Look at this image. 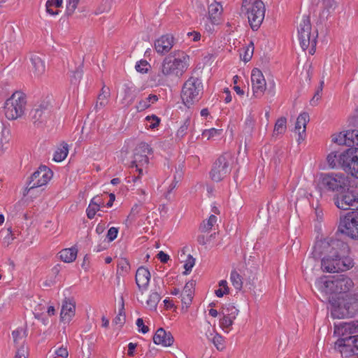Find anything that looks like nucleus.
I'll list each match as a JSON object with an SVG mask.
<instances>
[{"label": "nucleus", "mask_w": 358, "mask_h": 358, "mask_svg": "<svg viewBox=\"0 0 358 358\" xmlns=\"http://www.w3.org/2000/svg\"><path fill=\"white\" fill-rule=\"evenodd\" d=\"M350 251L347 243L334 237H327L316 241L312 255L313 259H321L324 271L335 273L345 271L354 266L353 259L349 256Z\"/></svg>", "instance_id": "f257e3e1"}, {"label": "nucleus", "mask_w": 358, "mask_h": 358, "mask_svg": "<svg viewBox=\"0 0 358 358\" xmlns=\"http://www.w3.org/2000/svg\"><path fill=\"white\" fill-rule=\"evenodd\" d=\"M317 289L329 301L333 294H347L353 287L352 280L345 275L322 276L315 281Z\"/></svg>", "instance_id": "f03ea898"}, {"label": "nucleus", "mask_w": 358, "mask_h": 358, "mask_svg": "<svg viewBox=\"0 0 358 358\" xmlns=\"http://www.w3.org/2000/svg\"><path fill=\"white\" fill-rule=\"evenodd\" d=\"M331 316L334 318L352 317L358 314V292L349 293L329 299Z\"/></svg>", "instance_id": "7ed1b4c3"}, {"label": "nucleus", "mask_w": 358, "mask_h": 358, "mask_svg": "<svg viewBox=\"0 0 358 358\" xmlns=\"http://www.w3.org/2000/svg\"><path fill=\"white\" fill-rule=\"evenodd\" d=\"M189 57L184 52L178 51L166 57L162 65V72L164 76H180L189 66Z\"/></svg>", "instance_id": "20e7f679"}, {"label": "nucleus", "mask_w": 358, "mask_h": 358, "mask_svg": "<svg viewBox=\"0 0 358 358\" xmlns=\"http://www.w3.org/2000/svg\"><path fill=\"white\" fill-rule=\"evenodd\" d=\"M242 10L245 11L252 30H257L265 16V5L261 0H242Z\"/></svg>", "instance_id": "39448f33"}, {"label": "nucleus", "mask_w": 358, "mask_h": 358, "mask_svg": "<svg viewBox=\"0 0 358 358\" xmlns=\"http://www.w3.org/2000/svg\"><path fill=\"white\" fill-rule=\"evenodd\" d=\"M349 182L348 177L342 173H322L320 176L321 188L333 192L343 193Z\"/></svg>", "instance_id": "423d86ee"}, {"label": "nucleus", "mask_w": 358, "mask_h": 358, "mask_svg": "<svg viewBox=\"0 0 358 358\" xmlns=\"http://www.w3.org/2000/svg\"><path fill=\"white\" fill-rule=\"evenodd\" d=\"M27 106L26 96L21 92H15L4 103V113L10 120H17L24 113Z\"/></svg>", "instance_id": "0eeeda50"}, {"label": "nucleus", "mask_w": 358, "mask_h": 358, "mask_svg": "<svg viewBox=\"0 0 358 358\" xmlns=\"http://www.w3.org/2000/svg\"><path fill=\"white\" fill-rule=\"evenodd\" d=\"M311 24L309 17L303 16L298 28L299 40L303 50H306L310 46L309 53L314 55L316 46L317 36H311Z\"/></svg>", "instance_id": "6e6552de"}, {"label": "nucleus", "mask_w": 358, "mask_h": 358, "mask_svg": "<svg viewBox=\"0 0 358 358\" xmlns=\"http://www.w3.org/2000/svg\"><path fill=\"white\" fill-rule=\"evenodd\" d=\"M201 81L194 77H190L183 85L181 97L184 103L189 106L199 101L202 90Z\"/></svg>", "instance_id": "1a4fd4ad"}, {"label": "nucleus", "mask_w": 358, "mask_h": 358, "mask_svg": "<svg viewBox=\"0 0 358 358\" xmlns=\"http://www.w3.org/2000/svg\"><path fill=\"white\" fill-rule=\"evenodd\" d=\"M50 103L48 100H43L35 104L29 113V119L36 127H43L50 117Z\"/></svg>", "instance_id": "9d476101"}, {"label": "nucleus", "mask_w": 358, "mask_h": 358, "mask_svg": "<svg viewBox=\"0 0 358 358\" xmlns=\"http://www.w3.org/2000/svg\"><path fill=\"white\" fill-rule=\"evenodd\" d=\"M232 157L229 153H224L214 162L210 175L213 180L219 182L230 173Z\"/></svg>", "instance_id": "9b49d317"}, {"label": "nucleus", "mask_w": 358, "mask_h": 358, "mask_svg": "<svg viewBox=\"0 0 358 358\" xmlns=\"http://www.w3.org/2000/svg\"><path fill=\"white\" fill-rule=\"evenodd\" d=\"M338 230L350 238L358 241V212L348 213L341 217Z\"/></svg>", "instance_id": "f8f14e48"}, {"label": "nucleus", "mask_w": 358, "mask_h": 358, "mask_svg": "<svg viewBox=\"0 0 358 358\" xmlns=\"http://www.w3.org/2000/svg\"><path fill=\"white\" fill-rule=\"evenodd\" d=\"M335 348L341 354L343 358H358V334L339 338L335 343Z\"/></svg>", "instance_id": "ddd939ff"}, {"label": "nucleus", "mask_w": 358, "mask_h": 358, "mask_svg": "<svg viewBox=\"0 0 358 358\" xmlns=\"http://www.w3.org/2000/svg\"><path fill=\"white\" fill-rule=\"evenodd\" d=\"M52 177V171L46 166H41L30 177L26 187L27 193L34 188L46 185Z\"/></svg>", "instance_id": "4468645a"}, {"label": "nucleus", "mask_w": 358, "mask_h": 358, "mask_svg": "<svg viewBox=\"0 0 358 358\" xmlns=\"http://www.w3.org/2000/svg\"><path fill=\"white\" fill-rule=\"evenodd\" d=\"M334 203L340 209L348 210L352 208L353 210H358V192L348 190L343 194L334 196Z\"/></svg>", "instance_id": "2eb2a0df"}, {"label": "nucleus", "mask_w": 358, "mask_h": 358, "mask_svg": "<svg viewBox=\"0 0 358 358\" xmlns=\"http://www.w3.org/2000/svg\"><path fill=\"white\" fill-rule=\"evenodd\" d=\"M341 159L343 163H345V171L358 178V149H347L346 155H344Z\"/></svg>", "instance_id": "dca6fc26"}, {"label": "nucleus", "mask_w": 358, "mask_h": 358, "mask_svg": "<svg viewBox=\"0 0 358 358\" xmlns=\"http://www.w3.org/2000/svg\"><path fill=\"white\" fill-rule=\"evenodd\" d=\"M251 82L253 96L261 98L266 90V82L262 72L258 69L252 71Z\"/></svg>", "instance_id": "f3484780"}, {"label": "nucleus", "mask_w": 358, "mask_h": 358, "mask_svg": "<svg viewBox=\"0 0 358 358\" xmlns=\"http://www.w3.org/2000/svg\"><path fill=\"white\" fill-rule=\"evenodd\" d=\"M145 150L150 151L148 144L142 143L139 148L136 149L134 155V159L131 162V167L138 169L139 166H146L148 164V157L145 154Z\"/></svg>", "instance_id": "a211bd4d"}, {"label": "nucleus", "mask_w": 358, "mask_h": 358, "mask_svg": "<svg viewBox=\"0 0 358 358\" xmlns=\"http://www.w3.org/2000/svg\"><path fill=\"white\" fill-rule=\"evenodd\" d=\"M150 277V273L148 268L141 266L137 269L135 280L139 290L141 292H143L148 289Z\"/></svg>", "instance_id": "6ab92c4d"}, {"label": "nucleus", "mask_w": 358, "mask_h": 358, "mask_svg": "<svg viewBox=\"0 0 358 358\" xmlns=\"http://www.w3.org/2000/svg\"><path fill=\"white\" fill-rule=\"evenodd\" d=\"M173 43L174 38L173 36L170 34L163 35L155 41V48L158 53L164 55L170 51L173 45Z\"/></svg>", "instance_id": "aec40b11"}, {"label": "nucleus", "mask_w": 358, "mask_h": 358, "mask_svg": "<svg viewBox=\"0 0 358 358\" xmlns=\"http://www.w3.org/2000/svg\"><path fill=\"white\" fill-rule=\"evenodd\" d=\"M173 336L169 331H166L163 328H159L153 336V342L156 345H162L169 347L173 345Z\"/></svg>", "instance_id": "412c9836"}, {"label": "nucleus", "mask_w": 358, "mask_h": 358, "mask_svg": "<svg viewBox=\"0 0 358 358\" xmlns=\"http://www.w3.org/2000/svg\"><path fill=\"white\" fill-rule=\"evenodd\" d=\"M344 155H346V150L343 152L336 151L331 152L327 157V161L329 166L332 169L340 166L345 171V163H343L341 159Z\"/></svg>", "instance_id": "4be33fe9"}, {"label": "nucleus", "mask_w": 358, "mask_h": 358, "mask_svg": "<svg viewBox=\"0 0 358 358\" xmlns=\"http://www.w3.org/2000/svg\"><path fill=\"white\" fill-rule=\"evenodd\" d=\"M222 12V6L220 2L211 3L208 7L209 20L213 25L220 22V16Z\"/></svg>", "instance_id": "5701e85b"}, {"label": "nucleus", "mask_w": 358, "mask_h": 358, "mask_svg": "<svg viewBox=\"0 0 358 358\" xmlns=\"http://www.w3.org/2000/svg\"><path fill=\"white\" fill-rule=\"evenodd\" d=\"M76 306L74 303L65 301L62 307L60 317L63 322H69L75 315Z\"/></svg>", "instance_id": "b1692460"}, {"label": "nucleus", "mask_w": 358, "mask_h": 358, "mask_svg": "<svg viewBox=\"0 0 358 358\" xmlns=\"http://www.w3.org/2000/svg\"><path fill=\"white\" fill-rule=\"evenodd\" d=\"M31 62L33 66V72L36 76L39 77L45 73V62L41 57L34 55L31 57Z\"/></svg>", "instance_id": "393cba45"}, {"label": "nucleus", "mask_w": 358, "mask_h": 358, "mask_svg": "<svg viewBox=\"0 0 358 358\" xmlns=\"http://www.w3.org/2000/svg\"><path fill=\"white\" fill-rule=\"evenodd\" d=\"M193 282H188L185 284L184 289L181 293V301L187 307L191 303L193 299Z\"/></svg>", "instance_id": "a878e982"}, {"label": "nucleus", "mask_w": 358, "mask_h": 358, "mask_svg": "<svg viewBox=\"0 0 358 358\" xmlns=\"http://www.w3.org/2000/svg\"><path fill=\"white\" fill-rule=\"evenodd\" d=\"M206 336L217 350L222 351L225 348L224 338L220 334L210 331L209 334L206 333Z\"/></svg>", "instance_id": "bb28decb"}, {"label": "nucleus", "mask_w": 358, "mask_h": 358, "mask_svg": "<svg viewBox=\"0 0 358 358\" xmlns=\"http://www.w3.org/2000/svg\"><path fill=\"white\" fill-rule=\"evenodd\" d=\"M309 115L307 113H303L299 115L295 125V131L301 137V134L305 133L307 122H309Z\"/></svg>", "instance_id": "cd10ccee"}, {"label": "nucleus", "mask_w": 358, "mask_h": 358, "mask_svg": "<svg viewBox=\"0 0 358 358\" xmlns=\"http://www.w3.org/2000/svg\"><path fill=\"white\" fill-rule=\"evenodd\" d=\"M101 200L99 196H94L90 201L87 210V216L89 219H93L96 213V212L99 210L100 204L101 203Z\"/></svg>", "instance_id": "c85d7f7f"}, {"label": "nucleus", "mask_w": 358, "mask_h": 358, "mask_svg": "<svg viewBox=\"0 0 358 358\" xmlns=\"http://www.w3.org/2000/svg\"><path fill=\"white\" fill-rule=\"evenodd\" d=\"M339 330L343 336L356 334L358 332V321L343 323L341 324Z\"/></svg>", "instance_id": "c756f323"}, {"label": "nucleus", "mask_w": 358, "mask_h": 358, "mask_svg": "<svg viewBox=\"0 0 358 358\" xmlns=\"http://www.w3.org/2000/svg\"><path fill=\"white\" fill-rule=\"evenodd\" d=\"M77 252L75 248L64 249L59 252L60 258L64 262H73L77 257Z\"/></svg>", "instance_id": "7c9ffc66"}, {"label": "nucleus", "mask_w": 358, "mask_h": 358, "mask_svg": "<svg viewBox=\"0 0 358 358\" xmlns=\"http://www.w3.org/2000/svg\"><path fill=\"white\" fill-rule=\"evenodd\" d=\"M336 7V1L335 0H322V10L320 17L322 19H327L329 14Z\"/></svg>", "instance_id": "2f4dec72"}, {"label": "nucleus", "mask_w": 358, "mask_h": 358, "mask_svg": "<svg viewBox=\"0 0 358 358\" xmlns=\"http://www.w3.org/2000/svg\"><path fill=\"white\" fill-rule=\"evenodd\" d=\"M158 100V97L155 94H150L147 98L138 101L136 108L138 111H143L148 108L152 103H155Z\"/></svg>", "instance_id": "473e14b6"}, {"label": "nucleus", "mask_w": 358, "mask_h": 358, "mask_svg": "<svg viewBox=\"0 0 358 358\" xmlns=\"http://www.w3.org/2000/svg\"><path fill=\"white\" fill-rule=\"evenodd\" d=\"M139 90L133 85H124V99L128 100V104L130 105L136 99Z\"/></svg>", "instance_id": "72a5a7b5"}, {"label": "nucleus", "mask_w": 358, "mask_h": 358, "mask_svg": "<svg viewBox=\"0 0 358 358\" xmlns=\"http://www.w3.org/2000/svg\"><path fill=\"white\" fill-rule=\"evenodd\" d=\"M69 147L65 143H63L55 151L53 159L57 162H62L68 155Z\"/></svg>", "instance_id": "f704fd0d"}, {"label": "nucleus", "mask_w": 358, "mask_h": 358, "mask_svg": "<svg viewBox=\"0 0 358 358\" xmlns=\"http://www.w3.org/2000/svg\"><path fill=\"white\" fill-rule=\"evenodd\" d=\"M160 299V294L157 291H152L145 302L147 307L155 310Z\"/></svg>", "instance_id": "c9c22d12"}, {"label": "nucleus", "mask_w": 358, "mask_h": 358, "mask_svg": "<svg viewBox=\"0 0 358 358\" xmlns=\"http://www.w3.org/2000/svg\"><path fill=\"white\" fill-rule=\"evenodd\" d=\"M110 96V91L108 88L103 86L101 89V92L98 96V100L96 103V108H101L105 106L108 103V99Z\"/></svg>", "instance_id": "e433bc0d"}, {"label": "nucleus", "mask_w": 358, "mask_h": 358, "mask_svg": "<svg viewBox=\"0 0 358 358\" xmlns=\"http://www.w3.org/2000/svg\"><path fill=\"white\" fill-rule=\"evenodd\" d=\"M230 281L234 288L240 291L243 287V280L241 275L236 271L233 270L230 274Z\"/></svg>", "instance_id": "4c0bfd02"}, {"label": "nucleus", "mask_w": 358, "mask_h": 358, "mask_svg": "<svg viewBox=\"0 0 358 358\" xmlns=\"http://www.w3.org/2000/svg\"><path fill=\"white\" fill-rule=\"evenodd\" d=\"M238 312L239 310L232 303H227L222 307L221 314L227 315L232 319H236Z\"/></svg>", "instance_id": "58836bf2"}, {"label": "nucleus", "mask_w": 358, "mask_h": 358, "mask_svg": "<svg viewBox=\"0 0 358 358\" xmlns=\"http://www.w3.org/2000/svg\"><path fill=\"white\" fill-rule=\"evenodd\" d=\"M63 0H48L45 3L46 11L51 15H57L59 14V12L57 10H53L52 9V6H55L57 8H60L62 6Z\"/></svg>", "instance_id": "ea45409f"}, {"label": "nucleus", "mask_w": 358, "mask_h": 358, "mask_svg": "<svg viewBox=\"0 0 358 358\" xmlns=\"http://www.w3.org/2000/svg\"><path fill=\"white\" fill-rule=\"evenodd\" d=\"M286 123L287 120L285 117L279 118L275 124L273 136L283 134L286 131Z\"/></svg>", "instance_id": "a19ab883"}, {"label": "nucleus", "mask_w": 358, "mask_h": 358, "mask_svg": "<svg viewBox=\"0 0 358 358\" xmlns=\"http://www.w3.org/2000/svg\"><path fill=\"white\" fill-rule=\"evenodd\" d=\"M217 222V217L214 215H211L207 221L203 222L200 226V230L201 232H207L210 231L214 224Z\"/></svg>", "instance_id": "79ce46f5"}, {"label": "nucleus", "mask_w": 358, "mask_h": 358, "mask_svg": "<svg viewBox=\"0 0 358 358\" xmlns=\"http://www.w3.org/2000/svg\"><path fill=\"white\" fill-rule=\"evenodd\" d=\"M0 235L1 236H3L2 243L5 247H8L10 244H11L12 241L14 240V237L12 234V231L10 228L1 230L0 231Z\"/></svg>", "instance_id": "37998d69"}, {"label": "nucleus", "mask_w": 358, "mask_h": 358, "mask_svg": "<svg viewBox=\"0 0 358 358\" xmlns=\"http://www.w3.org/2000/svg\"><path fill=\"white\" fill-rule=\"evenodd\" d=\"M236 319L229 317V316H227V315H222V317L220 320L221 328L228 333L231 330L230 327L234 324V321Z\"/></svg>", "instance_id": "c03bdc74"}, {"label": "nucleus", "mask_w": 358, "mask_h": 358, "mask_svg": "<svg viewBox=\"0 0 358 358\" xmlns=\"http://www.w3.org/2000/svg\"><path fill=\"white\" fill-rule=\"evenodd\" d=\"M222 129H217L215 128H211L209 129H206L203 131L202 136L203 138H206L208 140L212 139L216 136H219L222 134Z\"/></svg>", "instance_id": "a18cd8bd"}, {"label": "nucleus", "mask_w": 358, "mask_h": 358, "mask_svg": "<svg viewBox=\"0 0 358 358\" xmlns=\"http://www.w3.org/2000/svg\"><path fill=\"white\" fill-rule=\"evenodd\" d=\"M194 264H195V259L191 255H188L187 256L186 260L185 261V264H184L185 271L183 272V274L184 275L189 274L191 272Z\"/></svg>", "instance_id": "49530a36"}, {"label": "nucleus", "mask_w": 358, "mask_h": 358, "mask_svg": "<svg viewBox=\"0 0 358 358\" xmlns=\"http://www.w3.org/2000/svg\"><path fill=\"white\" fill-rule=\"evenodd\" d=\"M83 76V69L80 66L76 68L74 71L71 72V83L73 85H77Z\"/></svg>", "instance_id": "de8ad7c7"}, {"label": "nucleus", "mask_w": 358, "mask_h": 358, "mask_svg": "<svg viewBox=\"0 0 358 358\" xmlns=\"http://www.w3.org/2000/svg\"><path fill=\"white\" fill-rule=\"evenodd\" d=\"M324 82L322 80L320 83L319 87H317L316 92L314 94L313 99L310 100V104L312 106H316L318 103V101L322 97V92L323 90Z\"/></svg>", "instance_id": "09e8293b"}, {"label": "nucleus", "mask_w": 358, "mask_h": 358, "mask_svg": "<svg viewBox=\"0 0 358 358\" xmlns=\"http://www.w3.org/2000/svg\"><path fill=\"white\" fill-rule=\"evenodd\" d=\"M345 135L347 137V141H349V144H347L348 147H354L355 144V138L358 136L357 130H348L345 131Z\"/></svg>", "instance_id": "8fccbe9b"}, {"label": "nucleus", "mask_w": 358, "mask_h": 358, "mask_svg": "<svg viewBox=\"0 0 358 358\" xmlns=\"http://www.w3.org/2000/svg\"><path fill=\"white\" fill-rule=\"evenodd\" d=\"M80 0H68L66 3V13L68 15H71L77 8Z\"/></svg>", "instance_id": "3c124183"}, {"label": "nucleus", "mask_w": 358, "mask_h": 358, "mask_svg": "<svg viewBox=\"0 0 358 358\" xmlns=\"http://www.w3.org/2000/svg\"><path fill=\"white\" fill-rule=\"evenodd\" d=\"M1 131L0 143L1 144V148H3V144L7 143L9 141L10 131L8 129H6L3 124H1Z\"/></svg>", "instance_id": "603ef678"}, {"label": "nucleus", "mask_w": 358, "mask_h": 358, "mask_svg": "<svg viewBox=\"0 0 358 358\" xmlns=\"http://www.w3.org/2000/svg\"><path fill=\"white\" fill-rule=\"evenodd\" d=\"M332 141L334 143H338V145H347V144L350 143L349 141H347V137H346V135H345V132H341L340 134H338L337 135H335L333 137Z\"/></svg>", "instance_id": "864d4df0"}, {"label": "nucleus", "mask_w": 358, "mask_h": 358, "mask_svg": "<svg viewBox=\"0 0 358 358\" xmlns=\"http://www.w3.org/2000/svg\"><path fill=\"white\" fill-rule=\"evenodd\" d=\"M147 123V127L151 129H155L160 122V119L156 115L147 116L145 118Z\"/></svg>", "instance_id": "5fc2aeb1"}, {"label": "nucleus", "mask_w": 358, "mask_h": 358, "mask_svg": "<svg viewBox=\"0 0 358 358\" xmlns=\"http://www.w3.org/2000/svg\"><path fill=\"white\" fill-rule=\"evenodd\" d=\"M149 64L145 60H141L136 63L135 69L138 72L144 73L148 70Z\"/></svg>", "instance_id": "6e6d98bb"}, {"label": "nucleus", "mask_w": 358, "mask_h": 358, "mask_svg": "<svg viewBox=\"0 0 358 358\" xmlns=\"http://www.w3.org/2000/svg\"><path fill=\"white\" fill-rule=\"evenodd\" d=\"M136 324L138 327V331L139 332L145 334L149 331V327L144 324L142 318H138Z\"/></svg>", "instance_id": "4d7b16f0"}, {"label": "nucleus", "mask_w": 358, "mask_h": 358, "mask_svg": "<svg viewBox=\"0 0 358 358\" xmlns=\"http://www.w3.org/2000/svg\"><path fill=\"white\" fill-rule=\"evenodd\" d=\"M122 309L120 310L119 314L115 317V318L113 320V323H115V324L122 325L124 324V322L125 315L122 312V309L124 308V303H122Z\"/></svg>", "instance_id": "13d9d810"}, {"label": "nucleus", "mask_w": 358, "mask_h": 358, "mask_svg": "<svg viewBox=\"0 0 358 358\" xmlns=\"http://www.w3.org/2000/svg\"><path fill=\"white\" fill-rule=\"evenodd\" d=\"M118 234V229L116 227H110L107 233V238L108 241L111 242L117 238Z\"/></svg>", "instance_id": "bf43d9fd"}, {"label": "nucleus", "mask_w": 358, "mask_h": 358, "mask_svg": "<svg viewBox=\"0 0 358 358\" xmlns=\"http://www.w3.org/2000/svg\"><path fill=\"white\" fill-rule=\"evenodd\" d=\"M189 122L187 120L184 122V124L178 129L177 131V137L182 138L187 133L188 129Z\"/></svg>", "instance_id": "052dcab7"}, {"label": "nucleus", "mask_w": 358, "mask_h": 358, "mask_svg": "<svg viewBox=\"0 0 358 358\" xmlns=\"http://www.w3.org/2000/svg\"><path fill=\"white\" fill-rule=\"evenodd\" d=\"M130 268L129 263L125 259H121L117 264V270L127 273Z\"/></svg>", "instance_id": "680f3d73"}, {"label": "nucleus", "mask_w": 358, "mask_h": 358, "mask_svg": "<svg viewBox=\"0 0 358 358\" xmlns=\"http://www.w3.org/2000/svg\"><path fill=\"white\" fill-rule=\"evenodd\" d=\"M23 334L22 329H17L12 332L13 341L15 343H17L20 340L22 339Z\"/></svg>", "instance_id": "e2e57ef3"}, {"label": "nucleus", "mask_w": 358, "mask_h": 358, "mask_svg": "<svg viewBox=\"0 0 358 358\" xmlns=\"http://www.w3.org/2000/svg\"><path fill=\"white\" fill-rule=\"evenodd\" d=\"M55 354L58 357H63V358H66V357H67L69 356L68 350H67L66 347H64V346H62V347L59 348L55 351Z\"/></svg>", "instance_id": "0e129e2a"}, {"label": "nucleus", "mask_w": 358, "mask_h": 358, "mask_svg": "<svg viewBox=\"0 0 358 358\" xmlns=\"http://www.w3.org/2000/svg\"><path fill=\"white\" fill-rule=\"evenodd\" d=\"M267 94L270 96H273L275 94V83L273 80L268 81V87L267 88Z\"/></svg>", "instance_id": "69168bd1"}, {"label": "nucleus", "mask_w": 358, "mask_h": 358, "mask_svg": "<svg viewBox=\"0 0 358 358\" xmlns=\"http://www.w3.org/2000/svg\"><path fill=\"white\" fill-rule=\"evenodd\" d=\"M110 9V5L107 1L105 3L104 5H102L101 7H99L96 11L95 14L98 15L100 13H102L103 12H107Z\"/></svg>", "instance_id": "338daca9"}, {"label": "nucleus", "mask_w": 358, "mask_h": 358, "mask_svg": "<svg viewBox=\"0 0 358 358\" xmlns=\"http://www.w3.org/2000/svg\"><path fill=\"white\" fill-rule=\"evenodd\" d=\"M14 358H27L25 356V350L23 347L17 349Z\"/></svg>", "instance_id": "774afa93"}]
</instances>
